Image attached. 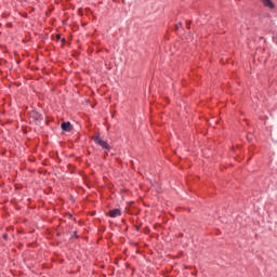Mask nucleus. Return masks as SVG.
<instances>
[{
    "label": "nucleus",
    "instance_id": "obj_1",
    "mask_svg": "<svg viewBox=\"0 0 277 277\" xmlns=\"http://www.w3.org/2000/svg\"><path fill=\"white\" fill-rule=\"evenodd\" d=\"M93 142H95L97 145L102 146V148H104V149H109V145L105 141L101 140L100 136L93 137Z\"/></svg>",
    "mask_w": 277,
    "mask_h": 277
},
{
    "label": "nucleus",
    "instance_id": "obj_2",
    "mask_svg": "<svg viewBox=\"0 0 277 277\" xmlns=\"http://www.w3.org/2000/svg\"><path fill=\"white\" fill-rule=\"evenodd\" d=\"M262 2V4L269 9V10H274L275 9V3L272 0H260Z\"/></svg>",
    "mask_w": 277,
    "mask_h": 277
},
{
    "label": "nucleus",
    "instance_id": "obj_3",
    "mask_svg": "<svg viewBox=\"0 0 277 277\" xmlns=\"http://www.w3.org/2000/svg\"><path fill=\"white\" fill-rule=\"evenodd\" d=\"M108 214L110 215V217H118L121 215V211L119 209H115V210H110Z\"/></svg>",
    "mask_w": 277,
    "mask_h": 277
},
{
    "label": "nucleus",
    "instance_id": "obj_4",
    "mask_svg": "<svg viewBox=\"0 0 277 277\" xmlns=\"http://www.w3.org/2000/svg\"><path fill=\"white\" fill-rule=\"evenodd\" d=\"M62 129H63L64 131H66V132H70V131H71V124H70V122H64V123L62 124Z\"/></svg>",
    "mask_w": 277,
    "mask_h": 277
},
{
    "label": "nucleus",
    "instance_id": "obj_5",
    "mask_svg": "<svg viewBox=\"0 0 277 277\" xmlns=\"http://www.w3.org/2000/svg\"><path fill=\"white\" fill-rule=\"evenodd\" d=\"M31 117H34L36 120H39L40 117H41V115H39L38 113L34 111V113L31 114Z\"/></svg>",
    "mask_w": 277,
    "mask_h": 277
},
{
    "label": "nucleus",
    "instance_id": "obj_6",
    "mask_svg": "<svg viewBox=\"0 0 277 277\" xmlns=\"http://www.w3.org/2000/svg\"><path fill=\"white\" fill-rule=\"evenodd\" d=\"M57 39H60V35H57Z\"/></svg>",
    "mask_w": 277,
    "mask_h": 277
}]
</instances>
